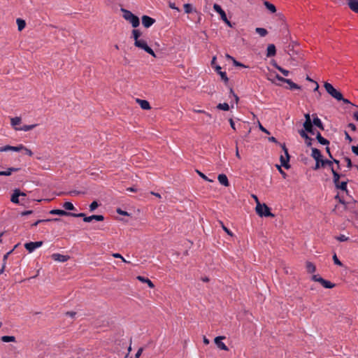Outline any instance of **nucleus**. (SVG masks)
I'll return each mask as SVG.
<instances>
[{
	"instance_id": "1",
	"label": "nucleus",
	"mask_w": 358,
	"mask_h": 358,
	"mask_svg": "<svg viewBox=\"0 0 358 358\" xmlns=\"http://www.w3.org/2000/svg\"><path fill=\"white\" fill-rule=\"evenodd\" d=\"M122 12L123 13V17L127 20L129 21L133 27L136 28L137 27L139 24V18L134 15L131 11L122 8Z\"/></svg>"
},
{
	"instance_id": "2",
	"label": "nucleus",
	"mask_w": 358,
	"mask_h": 358,
	"mask_svg": "<svg viewBox=\"0 0 358 358\" xmlns=\"http://www.w3.org/2000/svg\"><path fill=\"white\" fill-rule=\"evenodd\" d=\"M256 212L260 217H274V215L271 213L270 208L265 203H258L256 206Z\"/></svg>"
},
{
	"instance_id": "3",
	"label": "nucleus",
	"mask_w": 358,
	"mask_h": 358,
	"mask_svg": "<svg viewBox=\"0 0 358 358\" xmlns=\"http://www.w3.org/2000/svg\"><path fill=\"white\" fill-rule=\"evenodd\" d=\"M324 87L327 92L332 97L338 101L343 99V94L339 91L336 90L331 84L326 82L324 84Z\"/></svg>"
},
{
	"instance_id": "4",
	"label": "nucleus",
	"mask_w": 358,
	"mask_h": 358,
	"mask_svg": "<svg viewBox=\"0 0 358 358\" xmlns=\"http://www.w3.org/2000/svg\"><path fill=\"white\" fill-rule=\"evenodd\" d=\"M332 174H333V180L334 183L337 189H340L343 191H347V181H343L341 182H339V179L341 178V175L336 171L334 169H332Z\"/></svg>"
},
{
	"instance_id": "5",
	"label": "nucleus",
	"mask_w": 358,
	"mask_h": 358,
	"mask_svg": "<svg viewBox=\"0 0 358 358\" xmlns=\"http://www.w3.org/2000/svg\"><path fill=\"white\" fill-rule=\"evenodd\" d=\"M134 45L140 49L145 50L148 54L151 55L152 57H156V55L154 51L150 48L147 42L143 39H140L134 42Z\"/></svg>"
},
{
	"instance_id": "6",
	"label": "nucleus",
	"mask_w": 358,
	"mask_h": 358,
	"mask_svg": "<svg viewBox=\"0 0 358 358\" xmlns=\"http://www.w3.org/2000/svg\"><path fill=\"white\" fill-rule=\"evenodd\" d=\"M282 150L285 152V156L281 155L280 157L281 166H284L285 169H288L290 168V165L289 164V155L288 153V150L286 148L285 144L280 145Z\"/></svg>"
},
{
	"instance_id": "7",
	"label": "nucleus",
	"mask_w": 358,
	"mask_h": 358,
	"mask_svg": "<svg viewBox=\"0 0 358 358\" xmlns=\"http://www.w3.org/2000/svg\"><path fill=\"white\" fill-rule=\"evenodd\" d=\"M213 9L220 15L221 19L229 27H233L232 24L228 20L225 12L221 8V6L217 3L213 5Z\"/></svg>"
},
{
	"instance_id": "8",
	"label": "nucleus",
	"mask_w": 358,
	"mask_h": 358,
	"mask_svg": "<svg viewBox=\"0 0 358 358\" xmlns=\"http://www.w3.org/2000/svg\"><path fill=\"white\" fill-rule=\"evenodd\" d=\"M43 245V241L29 242L24 244V248L29 252H34L36 248H40Z\"/></svg>"
},
{
	"instance_id": "9",
	"label": "nucleus",
	"mask_w": 358,
	"mask_h": 358,
	"mask_svg": "<svg viewBox=\"0 0 358 358\" xmlns=\"http://www.w3.org/2000/svg\"><path fill=\"white\" fill-rule=\"evenodd\" d=\"M24 148V145L20 144L17 146H11V145H6L0 148V152H7V151H15L20 152L22 151Z\"/></svg>"
},
{
	"instance_id": "10",
	"label": "nucleus",
	"mask_w": 358,
	"mask_h": 358,
	"mask_svg": "<svg viewBox=\"0 0 358 358\" xmlns=\"http://www.w3.org/2000/svg\"><path fill=\"white\" fill-rule=\"evenodd\" d=\"M20 196L25 197L26 194L24 193L20 192V190L15 189L11 196V201L15 203H20Z\"/></svg>"
},
{
	"instance_id": "11",
	"label": "nucleus",
	"mask_w": 358,
	"mask_h": 358,
	"mask_svg": "<svg viewBox=\"0 0 358 358\" xmlns=\"http://www.w3.org/2000/svg\"><path fill=\"white\" fill-rule=\"evenodd\" d=\"M155 22V20L148 16L143 15L142 17V24L145 28H149Z\"/></svg>"
},
{
	"instance_id": "12",
	"label": "nucleus",
	"mask_w": 358,
	"mask_h": 358,
	"mask_svg": "<svg viewBox=\"0 0 358 358\" xmlns=\"http://www.w3.org/2000/svg\"><path fill=\"white\" fill-rule=\"evenodd\" d=\"M224 338V336H217L215 338V343L221 350H228L227 345L222 341Z\"/></svg>"
},
{
	"instance_id": "13",
	"label": "nucleus",
	"mask_w": 358,
	"mask_h": 358,
	"mask_svg": "<svg viewBox=\"0 0 358 358\" xmlns=\"http://www.w3.org/2000/svg\"><path fill=\"white\" fill-rule=\"evenodd\" d=\"M312 116L313 117V121H312L313 125L316 126L321 130H324V128L323 123L321 121V120L317 117V115L316 114H313Z\"/></svg>"
},
{
	"instance_id": "14",
	"label": "nucleus",
	"mask_w": 358,
	"mask_h": 358,
	"mask_svg": "<svg viewBox=\"0 0 358 358\" xmlns=\"http://www.w3.org/2000/svg\"><path fill=\"white\" fill-rule=\"evenodd\" d=\"M94 220L96 221H103L104 220V217L101 215H93L88 217H85L83 221L85 222H90Z\"/></svg>"
},
{
	"instance_id": "15",
	"label": "nucleus",
	"mask_w": 358,
	"mask_h": 358,
	"mask_svg": "<svg viewBox=\"0 0 358 358\" xmlns=\"http://www.w3.org/2000/svg\"><path fill=\"white\" fill-rule=\"evenodd\" d=\"M52 259L54 260L59 262H66L69 259V256L63 255H61V254H59V253L53 254L52 255Z\"/></svg>"
},
{
	"instance_id": "16",
	"label": "nucleus",
	"mask_w": 358,
	"mask_h": 358,
	"mask_svg": "<svg viewBox=\"0 0 358 358\" xmlns=\"http://www.w3.org/2000/svg\"><path fill=\"white\" fill-rule=\"evenodd\" d=\"M299 133L300 136L306 140V145L308 147L312 145L313 138L309 137L307 133L303 129L299 131Z\"/></svg>"
},
{
	"instance_id": "17",
	"label": "nucleus",
	"mask_w": 358,
	"mask_h": 358,
	"mask_svg": "<svg viewBox=\"0 0 358 358\" xmlns=\"http://www.w3.org/2000/svg\"><path fill=\"white\" fill-rule=\"evenodd\" d=\"M20 168L10 167L6 171H0V176H9L13 172H17L20 170Z\"/></svg>"
},
{
	"instance_id": "18",
	"label": "nucleus",
	"mask_w": 358,
	"mask_h": 358,
	"mask_svg": "<svg viewBox=\"0 0 358 358\" xmlns=\"http://www.w3.org/2000/svg\"><path fill=\"white\" fill-rule=\"evenodd\" d=\"M220 183L225 187L229 186L228 178L225 174H220L217 177Z\"/></svg>"
},
{
	"instance_id": "19",
	"label": "nucleus",
	"mask_w": 358,
	"mask_h": 358,
	"mask_svg": "<svg viewBox=\"0 0 358 358\" xmlns=\"http://www.w3.org/2000/svg\"><path fill=\"white\" fill-rule=\"evenodd\" d=\"M348 4L352 11L358 13V0H349Z\"/></svg>"
},
{
	"instance_id": "20",
	"label": "nucleus",
	"mask_w": 358,
	"mask_h": 358,
	"mask_svg": "<svg viewBox=\"0 0 358 358\" xmlns=\"http://www.w3.org/2000/svg\"><path fill=\"white\" fill-rule=\"evenodd\" d=\"M276 49L273 44H269L267 47L266 57H271L275 55Z\"/></svg>"
},
{
	"instance_id": "21",
	"label": "nucleus",
	"mask_w": 358,
	"mask_h": 358,
	"mask_svg": "<svg viewBox=\"0 0 358 358\" xmlns=\"http://www.w3.org/2000/svg\"><path fill=\"white\" fill-rule=\"evenodd\" d=\"M136 102L140 105V106L142 109H143V110L150 109V105L148 101L140 99H136Z\"/></svg>"
},
{
	"instance_id": "22",
	"label": "nucleus",
	"mask_w": 358,
	"mask_h": 358,
	"mask_svg": "<svg viewBox=\"0 0 358 358\" xmlns=\"http://www.w3.org/2000/svg\"><path fill=\"white\" fill-rule=\"evenodd\" d=\"M50 214L51 215H58L61 216H70V213L66 212L64 210H59V209H54L51 210L50 211Z\"/></svg>"
},
{
	"instance_id": "23",
	"label": "nucleus",
	"mask_w": 358,
	"mask_h": 358,
	"mask_svg": "<svg viewBox=\"0 0 358 358\" xmlns=\"http://www.w3.org/2000/svg\"><path fill=\"white\" fill-rule=\"evenodd\" d=\"M311 156L315 159V160L322 159L321 152L317 148H312Z\"/></svg>"
},
{
	"instance_id": "24",
	"label": "nucleus",
	"mask_w": 358,
	"mask_h": 358,
	"mask_svg": "<svg viewBox=\"0 0 358 358\" xmlns=\"http://www.w3.org/2000/svg\"><path fill=\"white\" fill-rule=\"evenodd\" d=\"M316 138L317 141L322 145H328L329 144V141L327 139L322 137L320 132L317 133Z\"/></svg>"
},
{
	"instance_id": "25",
	"label": "nucleus",
	"mask_w": 358,
	"mask_h": 358,
	"mask_svg": "<svg viewBox=\"0 0 358 358\" xmlns=\"http://www.w3.org/2000/svg\"><path fill=\"white\" fill-rule=\"evenodd\" d=\"M320 283L324 287L328 288V289H331V288H333L335 287V284L331 282L329 280H324V279H320Z\"/></svg>"
},
{
	"instance_id": "26",
	"label": "nucleus",
	"mask_w": 358,
	"mask_h": 358,
	"mask_svg": "<svg viewBox=\"0 0 358 358\" xmlns=\"http://www.w3.org/2000/svg\"><path fill=\"white\" fill-rule=\"evenodd\" d=\"M137 279L141 282L147 283L150 288H153L155 287L153 282L148 278L139 275L137 277Z\"/></svg>"
},
{
	"instance_id": "27",
	"label": "nucleus",
	"mask_w": 358,
	"mask_h": 358,
	"mask_svg": "<svg viewBox=\"0 0 358 358\" xmlns=\"http://www.w3.org/2000/svg\"><path fill=\"white\" fill-rule=\"evenodd\" d=\"M60 220V219L59 218H53V219H45V220H37L36 222H35L34 223H33L31 224L32 227H36L37 226L38 224L40 223H43V222H50V221H54V222H57Z\"/></svg>"
},
{
	"instance_id": "28",
	"label": "nucleus",
	"mask_w": 358,
	"mask_h": 358,
	"mask_svg": "<svg viewBox=\"0 0 358 358\" xmlns=\"http://www.w3.org/2000/svg\"><path fill=\"white\" fill-rule=\"evenodd\" d=\"M285 83H287L289 85L290 90H299L301 89V87L298 85L297 84L294 83L290 79H287V80H285Z\"/></svg>"
},
{
	"instance_id": "29",
	"label": "nucleus",
	"mask_w": 358,
	"mask_h": 358,
	"mask_svg": "<svg viewBox=\"0 0 358 358\" xmlns=\"http://www.w3.org/2000/svg\"><path fill=\"white\" fill-rule=\"evenodd\" d=\"M36 127V124L24 125L23 127H20V128L15 127V129L20 130V131H28L33 129Z\"/></svg>"
},
{
	"instance_id": "30",
	"label": "nucleus",
	"mask_w": 358,
	"mask_h": 358,
	"mask_svg": "<svg viewBox=\"0 0 358 358\" xmlns=\"http://www.w3.org/2000/svg\"><path fill=\"white\" fill-rule=\"evenodd\" d=\"M320 162H321V166L322 167L328 166L331 169V171H332V169H334L333 166V162L331 160L321 159Z\"/></svg>"
},
{
	"instance_id": "31",
	"label": "nucleus",
	"mask_w": 358,
	"mask_h": 358,
	"mask_svg": "<svg viewBox=\"0 0 358 358\" xmlns=\"http://www.w3.org/2000/svg\"><path fill=\"white\" fill-rule=\"evenodd\" d=\"M264 5L266 6V8L270 10L272 13H274L276 12V8L275 6L271 3L270 2L268 1H264Z\"/></svg>"
},
{
	"instance_id": "32",
	"label": "nucleus",
	"mask_w": 358,
	"mask_h": 358,
	"mask_svg": "<svg viewBox=\"0 0 358 358\" xmlns=\"http://www.w3.org/2000/svg\"><path fill=\"white\" fill-rule=\"evenodd\" d=\"M255 31L262 37L266 36L268 34V31L266 29L261 27L256 28Z\"/></svg>"
},
{
	"instance_id": "33",
	"label": "nucleus",
	"mask_w": 358,
	"mask_h": 358,
	"mask_svg": "<svg viewBox=\"0 0 358 358\" xmlns=\"http://www.w3.org/2000/svg\"><path fill=\"white\" fill-rule=\"evenodd\" d=\"M16 22L19 31H22L25 27L26 23L24 20L18 18L17 19Z\"/></svg>"
},
{
	"instance_id": "34",
	"label": "nucleus",
	"mask_w": 358,
	"mask_h": 358,
	"mask_svg": "<svg viewBox=\"0 0 358 358\" xmlns=\"http://www.w3.org/2000/svg\"><path fill=\"white\" fill-rule=\"evenodd\" d=\"M1 340L3 342L8 343V342H15V337L13 336H3L1 338Z\"/></svg>"
},
{
	"instance_id": "35",
	"label": "nucleus",
	"mask_w": 358,
	"mask_h": 358,
	"mask_svg": "<svg viewBox=\"0 0 358 358\" xmlns=\"http://www.w3.org/2000/svg\"><path fill=\"white\" fill-rule=\"evenodd\" d=\"M303 128L306 132H311L313 125L312 122H303Z\"/></svg>"
},
{
	"instance_id": "36",
	"label": "nucleus",
	"mask_w": 358,
	"mask_h": 358,
	"mask_svg": "<svg viewBox=\"0 0 358 358\" xmlns=\"http://www.w3.org/2000/svg\"><path fill=\"white\" fill-rule=\"evenodd\" d=\"M10 122H11V125L15 128L17 125L20 124L21 118L19 117H13L10 119Z\"/></svg>"
},
{
	"instance_id": "37",
	"label": "nucleus",
	"mask_w": 358,
	"mask_h": 358,
	"mask_svg": "<svg viewBox=\"0 0 358 358\" xmlns=\"http://www.w3.org/2000/svg\"><path fill=\"white\" fill-rule=\"evenodd\" d=\"M306 269L308 273H314L315 271V266L311 262H307L306 263Z\"/></svg>"
},
{
	"instance_id": "38",
	"label": "nucleus",
	"mask_w": 358,
	"mask_h": 358,
	"mask_svg": "<svg viewBox=\"0 0 358 358\" xmlns=\"http://www.w3.org/2000/svg\"><path fill=\"white\" fill-rule=\"evenodd\" d=\"M133 38L134 39V42L140 40L139 37L141 36V32L138 29H134L132 31Z\"/></svg>"
},
{
	"instance_id": "39",
	"label": "nucleus",
	"mask_w": 358,
	"mask_h": 358,
	"mask_svg": "<svg viewBox=\"0 0 358 358\" xmlns=\"http://www.w3.org/2000/svg\"><path fill=\"white\" fill-rule=\"evenodd\" d=\"M274 66L280 71L285 76H287L289 73V71L282 68L281 66H278L277 64H274Z\"/></svg>"
},
{
	"instance_id": "40",
	"label": "nucleus",
	"mask_w": 358,
	"mask_h": 358,
	"mask_svg": "<svg viewBox=\"0 0 358 358\" xmlns=\"http://www.w3.org/2000/svg\"><path fill=\"white\" fill-rule=\"evenodd\" d=\"M63 207L66 209V210H75V207L73 205L72 203L71 202H65L64 204H63Z\"/></svg>"
},
{
	"instance_id": "41",
	"label": "nucleus",
	"mask_w": 358,
	"mask_h": 358,
	"mask_svg": "<svg viewBox=\"0 0 358 358\" xmlns=\"http://www.w3.org/2000/svg\"><path fill=\"white\" fill-rule=\"evenodd\" d=\"M217 108L220 110H228L229 109V106L228 103H219L217 106Z\"/></svg>"
},
{
	"instance_id": "42",
	"label": "nucleus",
	"mask_w": 358,
	"mask_h": 358,
	"mask_svg": "<svg viewBox=\"0 0 358 358\" xmlns=\"http://www.w3.org/2000/svg\"><path fill=\"white\" fill-rule=\"evenodd\" d=\"M184 9H185V12L186 13H192L193 11V7L189 3L184 4Z\"/></svg>"
},
{
	"instance_id": "43",
	"label": "nucleus",
	"mask_w": 358,
	"mask_h": 358,
	"mask_svg": "<svg viewBox=\"0 0 358 358\" xmlns=\"http://www.w3.org/2000/svg\"><path fill=\"white\" fill-rule=\"evenodd\" d=\"M336 239L341 242L347 241L349 240V237L345 236L344 234H341L336 237Z\"/></svg>"
},
{
	"instance_id": "44",
	"label": "nucleus",
	"mask_w": 358,
	"mask_h": 358,
	"mask_svg": "<svg viewBox=\"0 0 358 358\" xmlns=\"http://www.w3.org/2000/svg\"><path fill=\"white\" fill-rule=\"evenodd\" d=\"M98 206H99V204H98L97 201H94L90 205V210L94 211Z\"/></svg>"
},
{
	"instance_id": "45",
	"label": "nucleus",
	"mask_w": 358,
	"mask_h": 358,
	"mask_svg": "<svg viewBox=\"0 0 358 358\" xmlns=\"http://www.w3.org/2000/svg\"><path fill=\"white\" fill-rule=\"evenodd\" d=\"M220 223L221 227H222V228L223 229V230H224V231H226V232H227L229 236H233L232 232H231V231L228 228H227V227L224 225L223 222H220Z\"/></svg>"
},
{
	"instance_id": "46",
	"label": "nucleus",
	"mask_w": 358,
	"mask_h": 358,
	"mask_svg": "<svg viewBox=\"0 0 358 358\" xmlns=\"http://www.w3.org/2000/svg\"><path fill=\"white\" fill-rule=\"evenodd\" d=\"M70 216H72V217H86L85 216V213H70Z\"/></svg>"
},
{
	"instance_id": "47",
	"label": "nucleus",
	"mask_w": 358,
	"mask_h": 358,
	"mask_svg": "<svg viewBox=\"0 0 358 358\" xmlns=\"http://www.w3.org/2000/svg\"><path fill=\"white\" fill-rule=\"evenodd\" d=\"M333 260H334V262L335 264L336 265H338V266H342V263L338 259L337 256H336V254H334L333 255Z\"/></svg>"
},
{
	"instance_id": "48",
	"label": "nucleus",
	"mask_w": 358,
	"mask_h": 358,
	"mask_svg": "<svg viewBox=\"0 0 358 358\" xmlns=\"http://www.w3.org/2000/svg\"><path fill=\"white\" fill-rule=\"evenodd\" d=\"M196 173L199 174V176L200 177H201L205 180H207V181H209V182H213L212 180L208 179V177L206 175H204L203 173H201V171L196 170Z\"/></svg>"
},
{
	"instance_id": "49",
	"label": "nucleus",
	"mask_w": 358,
	"mask_h": 358,
	"mask_svg": "<svg viewBox=\"0 0 358 358\" xmlns=\"http://www.w3.org/2000/svg\"><path fill=\"white\" fill-rule=\"evenodd\" d=\"M194 112L195 113H203L205 114L207 117L211 118V115L208 113H206V111L203 110H196V109H194L193 110Z\"/></svg>"
},
{
	"instance_id": "50",
	"label": "nucleus",
	"mask_w": 358,
	"mask_h": 358,
	"mask_svg": "<svg viewBox=\"0 0 358 358\" xmlns=\"http://www.w3.org/2000/svg\"><path fill=\"white\" fill-rule=\"evenodd\" d=\"M218 73L221 76L222 80H224L225 82L228 81V78L225 72L219 71Z\"/></svg>"
},
{
	"instance_id": "51",
	"label": "nucleus",
	"mask_w": 358,
	"mask_h": 358,
	"mask_svg": "<svg viewBox=\"0 0 358 358\" xmlns=\"http://www.w3.org/2000/svg\"><path fill=\"white\" fill-rule=\"evenodd\" d=\"M113 256L115 258L121 259L122 262L127 263L124 258L119 253H114L113 254Z\"/></svg>"
},
{
	"instance_id": "52",
	"label": "nucleus",
	"mask_w": 358,
	"mask_h": 358,
	"mask_svg": "<svg viewBox=\"0 0 358 358\" xmlns=\"http://www.w3.org/2000/svg\"><path fill=\"white\" fill-rule=\"evenodd\" d=\"M22 150H24V153L29 156L33 155V152H31V150L24 146V148L22 149Z\"/></svg>"
},
{
	"instance_id": "53",
	"label": "nucleus",
	"mask_w": 358,
	"mask_h": 358,
	"mask_svg": "<svg viewBox=\"0 0 358 358\" xmlns=\"http://www.w3.org/2000/svg\"><path fill=\"white\" fill-rule=\"evenodd\" d=\"M117 213L120 215H129V214L127 212V211H124V210H122V209L120 208H117Z\"/></svg>"
},
{
	"instance_id": "54",
	"label": "nucleus",
	"mask_w": 358,
	"mask_h": 358,
	"mask_svg": "<svg viewBox=\"0 0 358 358\" xmlns=\"http://www.w3.org/2000/svg\"><path fill=\"white\" fill-rule=\"evenodd\" d=\"M345 161L347 162L348 168L350 169L352 166L351 159L348 157H345Z\"/></svg>"
},
{
	"instance_id": "55",
	"label": "nucleus",
	"mask_w": 358,
	"mask_h": 358,
	"mask_svg": "<svg viewBox=\"0 0 358 358\" xmlns=\"http://www.w3.org/2000/svg\"><path fill=\"white\" fill-rule=\"evenodd\" d=\"M313 280L315 282H319L320 283V279H323L322 277L319 276L318 275H314L312 277Z\"/></svg>"
},
{
	"instance_id": "56",
	"label": "nucleus",
	"mask_w": 358,
	"mask_h": 358,
	"mask_svg": "<svg viewBox=\"0 0 358 358\" xmlns=\"http://www.w3.org/2000/svg\"><path fill=\"white\" fill-rule=\"evenodd\" d=\"M232 62H233L234 66H236L245 67V66L243 64H241V62L236 61L234 58L233 59Z\"/></svg>"
},
{
	"instance_id": "57",
	"label": "nucleus",
	"mask_w": 358,
	"mask_h": 358,
	"mask_svg": "<svg viewBox=\"0 0 358 358\" xmlns=\"http://www.w3.org/2000/svg\"><path fill=\"white\" fill-rule=\"evenodd\" d=\"M305 117V122H312V120L310 119V115L309 113H306L304 115Z\"/></svg>"
},
{
	"instance_id": "58",
	"label": "nucleus",
	"mask_w": 358,
	"mask_h": 358,
	"mask_svg": "<svg viewBox=\"0 0 358 358\" xmlns=\"http://www.w3.org/2000/svg\"><path fill=\"white\" fill-rule=\"evenodd\" d=\"M143 349L142 348H139L135 355V358H139L143 352Z\"/></svg>"
},
{
	"instance_id": "59",
	"label": "nucleus",
	"mask_w": 358,
	"mask_h": 358,
	"mask_svg": "<svg viewBox=\"0 0 358 358\" xmlns=\"http://www.w3.org/2000/svg\"><path fill=\"white\" fill-rule=\"evenodd\" d=\"M352 151L354 154L358 156V145H353L352 147Z\"/></svg>"
},
{
	"instance_id": "60",
	"label": "nucleus",
	"mask_w": 358,
	"mask_h": 358,
	"mask_svg": "<svg viewBox=\"0 0 358 358\" xmlns=\"http://www.w3.org/2000/svg\"><path fill=\"white\" fill-rule=\"evenodd\" d=\"M348 127L353 131H355L357 129L356 125L353 123H349Z\"/></svg>"
},
{
	"instance_id": "61",
	"label": "nucleus",
	"mask_w": 358,
	"mask_h": 358,
	"mask_svg": "<svg viewBox=\"0 0 358 358\" xmlns=\"http://www.w3.org/2000/svg\"><path fill=\"white\" fill-rule=\"evenodd\" d=\"M230 93L233 95V96H234V99H235V101H236V103H238V100H239L238 96H237V95L234 92V91H233V90H232V89H231V90H230Z\"/></svg>"
},
{
	"instance_id": "62",
	"label": "nucleus",
	"mask_w": 358,
	"mask_h": 358,
	"mask_svg": "<svg viewBox=\"0 0 358 358\" xmlns=\"http://www.w3.org/2000/svg\"><path fill=\"white\" fill-rule=\"evenodd\" d=\"M14 249L10 250L9 252H8L6 255H4L3 256V263L6 264V260L7 259L8 257L13 252Z\"/></svg>"
},
{
	"instance_id": "63",
	"label": "nucleus",
	"mask_w": 358,
	"mask_h": 358,
	"mask_svg": "<svg viewBox=\"0 0 358 358\" xmlns=\"http://www.w3.org/2000/svg\"><path fill=\"white\" fill-rule=\"evenodd\" d=\"M259 127L262 131H263L267 134H270L269 131L266 129H265L260 123H259Z\"/></svg>"
},
{
	"instance_id": "64",
	"label": "nucleus",
	"mask_w": 358,
	"mask_h": 358,
	"mask_svg": "<svg viewBox=\"0 0 358 358\" xmlns=\"http://www.w3.org/2000/svg\"><path fill=\"white\" fill-rule=\"evenodd\" d=\"M33 213L32 210H26V211H23L20 213L21 216H25V215H30Z\"/></svg>"
}]
</instances>
